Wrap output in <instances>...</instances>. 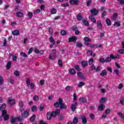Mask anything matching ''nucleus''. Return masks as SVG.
Here are the masks:
<instances>
[{
    "label": "nucleus",
    "instance_id": "1",
    "mask_svg": "<svg viewBox=\"0 0 124 124\" xmlns=\"http://www.w3.org/2000/svg\"><path fill=\"white\" fill-rule=\"evenodd\" d=\"M2 116L4 122H6L9 120V114H7V111H3Z\"/></svg>",
    "mask_w": 124,
    "mask_h": 124
},
{
    "label": "nucleus",
    "instance_id": "2",
    "mask_svg": "<svg viewBox=\"0 0 124 124\" xmlns=\"http://www.w3.org/2000/svg\"><path fill=\"white\" fill-rule=\"evenodd\" d=\"M30 116V110H25L22 114L21 117L23 119H27L28 117Z\"/></svg>",
    "mask_w": 124,
    "mask_h": 124
},
{
    "label": "nucleus",
    "instance_id": "3",
    "mask_svg": "<svg viewBox=\"0 0 124 124\" xmlns=\"http://www.w3.org/2000/svg\"><path fill=\"white\" fill-rule=\"evenodd\" d=\"M51 117L56 118L57 115H60L61 114V110L60 109H56L55 111H52L51 113Z\"/></svg>",
    "mask_w": 124,
    "mask_h": 124
},
{
    "label": "nucleus",
    "instance_id": "4",
    "mask_svg": "<svg viewBox=\"0 0 124 124\" xmlns=\"http://www.w3.org/2000/svg\"><path fill=\"white\" fill-rule=\"evenodd\" d=\"M90 12L92 16H96V15H98L99 10L96 9L95 8H93L90 11Z\"/></svg>",
    "mask_w": 124,
    "mask_h": 124
},
{
    "label": "nucleus",
    "instance_id": "5",
    "mask_svg": "<svg viewBox=\"0 0 124 124\" xmlns=\"http://www.w3.org/2000/svg\"><path fill=\"white\" fill-rule=\"evenodd\" d=\"M17 121H21V118L20 117H14L13 116H12V118L11 119V124H15L17 123Z\"/></svg>",
    "mask_w": 124,
    "mask_h": 124
},
{
    "label": "nucleus",
    "instance_id": "6",
    "mask_svg": "<svg viewBox=\"0 0 124 124\" xmlns=\"http://www.w3.org/2000/svg\"><path fill=\"white\" fill-rule=\"evenodd\" d=\"M62 100V99L61 98H59L58 99V102L54 103L53 104V106H54L55 108H59L60 106H61Z\"/></svg>",
    "mask_w": 124,
    "mask_h": 124
},
{
    "label": "nucleus",
    "instance_id": "7",
    "mask_svg": "<svg viewBox=\"0 0 124 124\" xmlns=\"http://www.w3.org/2000/svg\"><path fill=\"white\" fill-rule=\"evenodd\" d=\"M5 109H6V104L5 103L2 104L0 107V112H1V113H3L4 111L7 112V110Z\"/></svg>",
    "mask_w": 124,
    "mask_h": 124
},
{
    "label": "nucleus",
    "instance_id": "8",
    "mask_svg": "<svg viewBox=\"0 0 124 124\" xmlns=\"http://www.w3.org/2000/svg\"><path fill=\"white\" fill-rule=\"evenodd\" d=\"M68 42H76V41L77 40V36H73L71 37L68 38Z\"/></svg>",
    "mask_w": 124,
    "mask_h": 124
},
{
    "label": "nucleus",
    "instance_id": "9",
    "mask_svg": "<svg viewBox=\"0 0 124 124\" xmlns=\"http://www.w3.org/2000/svg\"><path fill=\"white\" fill-rule=\"evenodd\" d=\"M63 100H62V99L61 101V104H60V108L61 110H62V109H66L67 108V106L65 104L63 103Z\"/></svg>",
    "mask_w": 124,
    "mask_h": 124
},
{
    "label": "nucleus",
    "instance_id": "10",
    "mask_svg": "<svg viewBox=\"0 0 124 124\" xmlns=\"http://www.w3.org/2000/svg\"><path fill=\"white\" fill-rule=\"evenodd\" d=\"M91 70H95L96 72H98V71L100 70V67H99V66L95 67L94 65H92L91 66Z\"/></svg>",
    "mask_w": 124,
    "mask_h": 124
},
{
    "label": "nucleus",
    "instance_id": "11",
    "mask_svg": "<svg viewBox=\"0 0 124 124\" xmlns=\"http://www.w3.org/2000/svg\"><path fill=\"white\" fill-rule=\"evenodd\" d=\"M96 24H97V27L99 29V30H102V28L103 26L102 25V24H101V21L97 20Z\"/></svg>",
    "mask_w": 124,
    "mask_h": 124
},
{
    "label": "nucleus",
    "instance_id": "12",
    "mask_svg": "<svg viewBox=\"0 0 124 124\" xmlns=\"http://www.w3.org/2000/svg\"><path fill=\"white\" fill-rule=\"evenodd\" d=\"M12 34H13V35H15L16 36H17V35H20V31H19V30H14L12 32Z\"/></svg>",
    "mask_w": 124,
    "mask_h": 124
},
{
    "label": "nucleus",
    "instance_id": "13",
    "mask_svg": "<svg viewBox=\"0 0 124 124\" xmlns=\"http://www.w3.org/2000/svg\"><path fill=\"white\" fill-rule=\"evenodd\" d=\"M81 119L82 121L83 124H87V123L88 122V120L87 119V118H86V116L85 115H82L81 116Z\"/></svg>",
    "mask_w": 124,
    "mask_h": 124
},
{
    "label": "nucleus",
    "instance_id": "14",
    "mask_svg": "<svg viewBox=\"0 0 124 124\" xmlns=\"http://www.w3.org/2000/svg\"><path fill=\"white\" fill-rule=\"evenodd\" d=\"M8 103L11 105H13L15 103V99H12L11 97L9 98Z\"/></svg>",
    "mask_w": 124,
    "mask_h": 124
},
{
    "label": "nucleus",
    "instance_id": "15",
    "mask_svg": "<svg viewBox=\"0 0 124 124\" xmlns=\"http://www.w3.org/2000/svg\"><path fill=\"white\" fill-rule=\"evenodd\" d=\"M77 76L81 79H82L83 80H84L85 79V76H84V75L83 74V73H82V72H77Z\"/></svg>",
    "mask_w": 124,
    "mask_h": 124
},
{
    "label": "nucleus",
    "instance_id": "16",
    "mask_svg": "<svg viewBox=\"0 0 124 124\" xmlns=\"http://www.w3.org/2000/svg\"><path fill=\"white\" fill-rule=\"evenodd\" d=\"M104 108H105V106L103 104H100L98 107V110L102 112L104 110Z\"/></svg>",
    "mask_w": 124,
    "mask_h": 124
},
{
    "label": "nucleus",
    "instance_id": "17",
    "mask_svg": "<svg viewBox=\"0 0 124 124\" xmlns=\"http://www.w3.org/2000/svg\"><path fill=\"white\" fill-rule=\"evenodd\" d=\"M89 19L91 21V22H93L94 23V24H95L96 23V20H95V18L93 16H89Z\"/></svg>",
    "mask_w": 124,
    "mask_h": 124
},
{
    "label": "nucleus",
    "instance_id": "18",
    "mask_svg": "<svg viewBox=\"0 0 124 124\" xmlns=\"http://www.w3.org/2000/svg\"><path fill=\"white\" fill-rule=\"evenodd\" d=\"M70 3L72 5H73V4H75V5H78V1H79L78 0H70Z\"/></svg>",
    "mask_w": 124,
    "mask_h": 124
},
{
    "label": "nucleus",
    "instance_id": "19",
    "mask_svg": "<svg viewBox=\"0 0 124 124\" xmlns=\"http://www.w3.org/2000/svg\"><path fill=\"white\" fill-rule=\"evenodd\" d=\"M87 98L80 97L79 98V103H86L87 102Z\"/></svg>",
    "mask_w": 124,
    "mask_h": 124
},
{
    "label": "nucleus",
    "instance_id": "20",
    "mask_svg": "<svg viewBox=\"0 0 124 124\" xmlns=\"http://www.w3.org/2000/svg\"><path fill=\"white\" fill-rule=\"evenodd\" d=\"M46 119L48 121H50V120H52V114L50 111H48L46 113Z\"/></svg>",
    "mask_w": 124,
    "mask_h": 124
},
{
    "label": "nucleus",
    "instance_id": "21",
    "mask_svg": "<svg viewBox=\"0 0 124 124\" xmlns=\"http://www.w3.org/2000/svg\"><path fill=\"white\" fill-rule=\"evenodd\" d=\"M77 19L78 21H82L83 20V16H82L81 13L78 14L77 16Z\"/></svg>",
    "mask_w": 124,
    "mask_h": 124
},
{
    "label": "nucleus",
    "instance_id": "22",
    "mask_svg": "<svg viewBox=\"0 0 124 124\" xmlns=\"http://www.w3.org/2000/svg\"><path fill=\"white\" fill-rule=\"evenodd\" d=\"M35 119H36V115L35 114H34L30 117V122H31V123H33Z\"/></svg>",
    "mask_w": 124,
    "mask_h": 124
},
{
    "label": "nucleus",
    "instance_id": "23",
    "mask_svg": "<svg viewBox=\"0 0 124 124\" xmlns=\"http://www.w3.org/2000/svg\"><path fill=\"white\" fill-rule=\"evenodd\" d=\"M69 72L71 75H75L76 74V72L75 71V70L73 68H70L69 70Z\"/></svg>",
    "mask_w": 124,
    "mask_h": 124
},
{
    "label": "nucleus",
    "instance_id": "24",
    "mask_svg": "<svg viewBox=\"0 0 124 124\" xmlns=\"http://www.w3.org/2000/svg\"><path fill=\"white\" fill-rule=\"evenodd\" d=\"M16 16L18 18H22L24 17V14L22 12H18L16 13Z\"/></svg>",
    "mask_w": 124,
    "mask_h": 124
},
{
    "label": "nucleus",
    "instance_id": "25",
    "mask_svg": "<svg viewBox=\"0 0 124 124\" xmlns=\"http://www.w3.org/2000/svg\"><path fill=\"white\" fill-rule=\"evenodd\" d=\"M78 122L79 119H78V117H75L73 120V124H77Z\"/></svg>",
    "mask_w": 124,
    "mask_h": 124
},
{
    "label": "nucleus",
    "instance_id": "26",
    "mask_svg": "<svg viewBox=\"0 0 124 124\" xmlns=\"http://www.w3.org/2000/svg\"><path fill=\"white\" fill-rule=\"evenodd\" d=\"M82 23L84 26H86L87 27H89L90 26V23H89V21L86 19L82 20Z\"/></svg>",
    "mask_w": 124,
    "mask_h": 124
},
{
    "label": "nucleus",
    "instance_id": "27",
    "mask_svg": "<svg viewBox=\"0 0 124 124\" xmlns=\"http://www.w3.org/2000/svg\"><path fill=\"white\" fill-rule=\"evenodd\" d=\"M81 63L82 67L88 66V62L86 61L81 62Z\"/></svg>",
    "mask_w": 124,
    "mask_h": 124
},
{
    "label": "nucleus",
    "instance_id": "28",
    "mask_svg": "<svg viewBox=\"0 0 124 124\" xmlns=\"http://www.w3.org/2000/svg\"><path fill=\"white\" fill-rule=\"evenodd\" d=\"M107 75V72H106V70H103L102 72L100 73V76L104 77V76H106Z\"/></svg>",
    "mask_w": 124,
    "mask_h": 124
},
{
    "label": "nucleus",
    "instance_id": "29",
    "mask_svg": "<svg viewBox=\"0 0 124 124\" xmlns=\"http://www.w3.org/2000/svg\"><path fill=\"white\" fill-rule=\"evenodd\" d=\"M106 98H101L99 101L100 104H102V103H105V100H107Z\"/></svg>",
    "mask_w": 124,
    "mask_h": 124
},
{
    "label": "nucleus",
    "instance_id": "30",
    "mask_svg": "<svg viewBox=\"0 0 124 124\" xmlns=\"http://www.w3.org/2000/svg\"><path fill=\"white\" fill-rule=\"evenodd\" d=\"M10 67H11V62L8 61L6 64V69H10Z\"/></svg>",
    "mask_w": 124,
    "mask_h": 124
},
{
    "label": "nucleus",
    "instance_id": "31",
    "mask_svg": "<svg viewBox=\"0 0 124 124\" xmlns=\"http://www.w3.org/2000/svg\"><path fill=\"white\" fill-rule=\"evenodd\" d=\"M71 110L72 111V112H75V111L76 110V106L74 104H72L71 105Z\"/></svg>",
    "mask_w": 124,
    "mask_h": 124
},
{
    "label": "nucleus",
    "instance_id": "32",
    "mask_svg": "<svg viewBox=\"0 0 124 124\" xmlns=\"http://www.w3.org/2000/svg\"><path fill=\"white\" fill-rule=\"evenodd\" d=\"M106 24L108 26H111L112 25V23H111V20L109 18H107L106 19Z\"/></svg>",
    "mask_w": 124,
    "mask_h": 124
},
{
    "label": "nucleus",
    "instance_id": "33",
    "mask_svg": "<svg viewBox=\"0 0 124 124\" xmlns=\"http://www.w3.org/2000/svg\"><path fill=\"white\" fill-rule=\"evenodd\" d=\"M118 115H119L121 119L122 120H124V113H122L121 112H118Z\"/></svg>",
    "mask_w": 124,
    "mask_h": 124
},
{
    "label": "nucleus",
    "instance_id": "34",
    "mask_svg": "<svg viewBox=\"0 0 124 124\" xmlns=\"http://www.w3.org/2000/svg\"><path fill=\"white\" fill-rule=\"evenodd\" d=\"M49 40L51 42V43H52V44H53L54 45L56 44V42H55V40H54V39H53V37H49Z\"/></svg>",
    "mask_w": 124,
    "mask_h": 124
},
{
    "label": "nucleus",
    "instance_id": "35",
    "mask_svg": "<svg viewBox=\"0 0 124 124\" xmlns=\"http://www.w3.org/2000/svg\"><path fill=\"white\" fill-rule=\"evenodd\" d=\"M48 32L51 35L54 33V31L53 30V29H52V27H50L48 29Z\"/></svg>",
    "mask_w": 124,
    "mask_h": 124
},
{
    "label": "nucleus",
    "instance_id": "36",
    "mask_svg": "<svg viewBox=\"0 0 124 124\" xmlns=\"http://www.w3.org/2000/svg\"><path fill=\"white\" fill-rule=\"evenodd\" d=\"M90 48H94L95 49H96V48H98V46L96 44H92L90 45Z\"/></svg>",
    "mask_w": 124,
    "mask_h": 124
},
{
    "label": "nucleus",
    "instance_id": "37",
    "mask_svg": "<svg viewBox=\"0 0 124 124\" xmlns=\"http://www.w3.org/2000/svg\"><path fill=\"white\" fill-rule=\"evenodd\" d=\"M84 85H85V83L84 82H80L78 85V88H81V87H83Z\"/></svg>",
    "mask_w": 124,
    "mask_h": 124
},
{
    "label": "nucleus",
    "instance_id": "38",
    "mask_svg": "<svg viewBox=\"0 0 124 124\" xmlns=\"http://www.w3.org/2000/svg\"><path fill=\"white\" fill-rule=\"evenodd\" d=\"M83 40H84V41H86V42H91V41H92L91 38H88V37H85L83 39Z\"/></svg>",
    "mask_w": 124,
    "mask_h": 124
},
{
    "label": "nucleus",
    "instance_id": "39",
    "mask_svg": "<svg viewBox=\"0 0 124 124\" xmlns=\"http://www.w3.org/2000/svg\"><path fill=\"white\" fill-rule=\"evenodd\" d=\"M31 84V79L30 78H27L26 79V85H27V87H30V85Z\"/></svg>",
    "mask_w": 124,
    "mask_h": 124
},
{
    "label": "nucleus",
    "instance_id": "40",
    "mask_svg": "<svg viewBox=\"0 0 124 124\" xmlns=\"http://www.w3.org/2000/svg\"><path fill=\"white\" fill-rule=\"evenodd\" d=\"M89 117L92 121L94 120V118H95V116H94V114H93V113H91L89 115Z\"/></svg>",
    "mask_w": 124,
    "mask_h": 124
},
{
    "label": "nucleus",
    "instance_id": "41",
    "mask_svg": "<svg viewBox=\"0 0 124 124\" xmlns=\"http://www.w3.org/2000/svg\"><path fill=\"white\" fill-rule=\"evenodd\" d=\"M58 64L60 67H62V59L58 60Z\"/></svg>",
    "mask_w": 124,
    "mask_h": 124
},
{
    "label": "nucleus",
    "instance_id": "42",
    "mask_svg": "<svg viewBox=\"0 0 124 124\" xmlns=\"http://www.w3.org/2000/svg\"><path fill=\"white\" fill-rule=\"evenodd\" d=\"M75 68L77 71H81V69L80 68V66H79V65H76Z\"/></svg>",
    "mask_w": 124,
    "mask_h": 124
},
{
    "label": "nucleus",
    "instance_id": "43",
    "mask_svg": "<svg viewBox=\"0 0 124 124\" xmlns=\"http://www.w3.org/2000/svg\"><path fill=\"white\" fill-rule=\"evenodd\" d=\"M77 46L78 48H82V47H83V44H82V43L80 42H78L77 43Z\"/></svg>",
    "mask_w": 124,
    "mask_h": 124
},
{
    "label": "nucleus",
    "instance_id": "44",
    "mask_svg": "<svg viewBox=\"0 0 124 124\" xmlns=\"http://www.w3.org/2000/svg\"><path fill=\"white\" fill-rule=\"evenodd\" d=\"M113 26L114 27H120V26H121V23L120 22H115L114 24H113Z\"/></svg>",
    "mask_w": 124,
    "mask_h": 124
},
{
    "label": "nucleus",
    "instance_id": "45",
    "mask_svg": "<svg viewBox=\"0 0 124 124\" xmlns=\"http://www.w3.org/2000/svg\"><path fill=\"white\" fill-rule=\"evenodd\" d=\"M72 87L71 86H66V91L67 92H70V91H72Z\"/></svg>",
    "mask_w": 124,
    "mask_h": 124
},
{
    "label": "nucleus",
    "instance_id": "46",
    "mask_svg": "<svg viewBox=\"0 0 124 124\" xmlns=\"http://www.w3.org/2000/svg\"><path fill=\"white\" fill-rule=\"evenodd\" d=\"M39 99V97L37 95H35L33 97V100L34 101H37Z\"/></svg>",
    "mask_w": 124,
    "mask_h": 124
},
{
    "label": "nucleus",
    "instance_id": "47",
    "mask_svg": "<svg viewBox=\"0 0 124 124\" xmlns=\"http://www.w3.org/2000/svg\"><path fill=\"white\" fill-rule=\"evenodd\" d=\"M50 12L51 14H56V13H57V9L53 8L51 9Z\"/></svg>",
    "mask_w": 124,
    "mask_h": 124
},
{
    "label": "nucleus",
    "instance_id": "48",
    "mask_svg": "<svg viewBox=\"0 0 124 124\" xmlns=\"http://www.w3.org/2000/svg\"><path fill=\"white\" fill-rule=\"evenodd\" d=\"M37 109V107L35 106H33L31 108L32 112H35Z\"/></svg>",
    "mask_w": 124,
    "mask_h": 124
},
{
    "label": "nucleus",
    "instance_id": "49",
    "mask_svg": "<svg viewBox=\"0 0 124 124\" xmlns=\"http://www.w3.org/2000/svg\"><path fill=\"white\" fill-rule=\"evenodd\" d=\"M28 15L30 19H31L32 18V16H33V14L31 12H28Z\"/></svg>",
    "mask_w": 124,
    "mask_h": 124
},
{
    "label": "nucleus",
    "instance_id": "50",
    "mask_svg": "<svg viewBox=\"0 0 124 124\" xmlns=\"http://www.w3.org/2000/svg\"><path fill=\"white\" fill-rule=\"evenodd\" d=\"M35 87V85H34V83H31L30 84V88H31V90H33V89H34Z\"/></svg>",
    "mask_w": 124,
    "mask_h": 124
},
{
    "label": "nucleus",
    "instance_id": "51",
    "mask_svg": "<svg viewBox=\"0 0 124 124\" xmlns=\"http://www.w3.org/2000/svg\"><path fill=\"white\" fill-rule=\"evenodd\" d=\"M61 34L62 35H66V31L65 30H62L61 31Z\"/></svg>",
    "mask_w": 124,
    "mask_h": 124
},
{
    "label": "nucleus",
    "instance_id": "52",
    "mask_svg": "<svg viewBox=\"0 0 124 124\" xmlns=\"http://www.w3.org/2000/svg\"><path fill=\"white\" fill-rule=\"evenodd\" d=\"M111 61H112V60L110 59V57H108L106 59V60H105V62H111Z\"/></svg>",
    "mask_w": 124,
    "mask_h": 124
},
{
    "label": "nucleus",
    "instance_id": "53",
    "mask_svg": "<svg viewBox=\"0 0 124 124\" xmlns=\"http://www.w3.org/2000/svg\"><path fill=\"white\" fill-rule=\"evenodd\" d=\"M117 17H118V13H114L112 16L113 19L116 20Z\"/></svg>",
    "mask_w": 124,
    "mask_h": 124
},
{
    "label": "nucleus",
    "instance_id": "54",
    "mask_svg": "<svg viewBox=\"0 0 124 124\" xmlns=\"http://www.w3.org/2000/svg\"><path fill=\"white\" fill-rule=\"evenodd\" d=\"M61 6L62 7H67V6H69V4L67 3H63L61 4Z\"/></svg>",
    "mask_w": 124,
    "mask_h": 124
},
{
    "label": "nucleus",
    "instance_id": "55",
    "mask_svg": "<svg viewBox=\"0 0 124 124\" xmlns=\"http://www.w3.org/2000/svg\"><path fill=\"white\" fill-rule=\"evenodd\" d=\"M20 55L22 57H24V58H28V55L26 54V53L25 52H20Z\"/></svg>",
    "mask_w": 124,
    "mask_h": 124
},
{
    "label": "nucleus",
    "instance_id": "56",
    "mask_svg": "<svg viewBox=\"0 0 124 124\" xmlns=\"http://www.w3.org/2000/svg\"><path fill=\"white\" fill-rule=\"evenodd\" d=\"M120 103L121 105H124V98H122L120 99Z\"/></svg>",
    "mask_w": 124,
    "mask_h": 124
},
{
    "label": "nucleus",
    "instance_id": "57",
    "mask_svg": "<svg viewBox=\"0 0 124 124\" xmlns=\"http://www.w3.org/2000/svg\"><path fill=\"white\" fill-rule=\"evenodd\" d=\"M87 55L88 56H93V51L92 50H88L87 51Z\"/></svg>",
    "mask_w": 124,
    "mask_h": 124
},
{
    "label": "nucleus",
    "instance_id": "58",
    "mask_svg": "<svg viewBox=\"0 0 124 124\" xmlns=\"http://www.w3.org/2000/svg\"><path fill=\"white\" fill-rule=\"evenodd\" d=\"M73 96H74L73 101L75 102V101L77 100V96L76 95V93H74L73 94Z\"/></svg>",
    "mask_w": 124,
    "mask_h": 124
},
{
    "label": "nucleus",
    "instance_id": "59",
    "mask_svg": "<svg viewBox=\"0 0 124 124\" xmlns=\"http://www.w3.org/2000/svg\"><path fill=\"white\" fill-rule=\"evenodd\" d=\"M92 2H93V1H92V0H89L88 1H87L86 2V4H87V6H90V5H91V3H92Z\"/></svg>",
    "mask_w": 124,
    "mask_h": 124
},
{
    "label": "nucleus",
    "instance_id": "60",
    "mask_svg": "<svg viewBox=\"0 0 124 124\" xmlns=\"http://www.w3.org/2000/svg\"><path fill=\"white\" fill-rule=\"evenodd\" d=\"M99 62L101 63H104V62H105V59H104V58H101L99 59Z\"/></svg>",
    "mask_w": 124,
    "mask_h": 124
},
{
    "label": "nucleus",
    "instance_id": "61",
    "mask_svg": "<svg viewBox=\"0 0 124 124\" xmlns=\"http://www.w3.org/2000/svg\"><path fill=\"white\" fill-rule=\"evenodd\" d=\"M111 112V110L109 109L108 108L105 110V113L107 115H108L109 114H110V112Z\"/></svg>",
    "mask_w": 124,
    "mask_h": 124
},
{
    "label": "nucleus",
    "instance_id": "62",
    "mask_svg": "<svg viewBox=\"0 0 124 124\" xmlns=\"http://www.w3.org/2000/svg\"><path fill=\"white\" fill-rule=\"evenodd\" d=\"M14 74L15 76H19L20 75V74L19 73V71H15L14 72Z\"/></svg>",
    "mask_w": 124,
    "mask_h": 124
},
{
    "label": "nucleus",
    "instance_id": "63",
    "mask_svg": "<svg viewBox=\"0 0 124 124\" xmlns=\"http://www.w3.org/2000/svg\"><path fill=\"white\" fill-rule=\"evenodd\" d=\"M55 58H56V56L55 55H50L49 56V58L50 59V60H54Z\"/></svg>",
    "mask_w": 124,
    "mask_h": 124
},
{
    "label": "nucleus",
    "instance_id": "64",
    "mask_svg": "<svg viewBox=\"0 0 124 124\" xmlns=\"http://www.w3.org/2000/svg\"><path fill=\"white\" fill-rule=\"evenodd\" d=\"M118 52H119V53H120V54H124V49H119V50H118Z\"/></svg>",
    "mask_w": 124,
    "mask_h": 124
}]
</instances>
